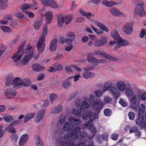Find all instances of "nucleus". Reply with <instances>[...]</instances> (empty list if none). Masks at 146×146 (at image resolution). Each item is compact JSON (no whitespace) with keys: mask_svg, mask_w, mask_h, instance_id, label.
<instances>
[{"mask_svg":"<svg viewBox=\"0 0 146 146\" xmlns=\"http://www.w3.org/2000/svg\"><path fill=\"white\" fill-rule=\"evenodd\" d=\"M68 80L67 79L66 80L64 81L62 83V86L65 88H68L71 85V83L70 82L68 81Z\"/></svg>","mask_w":146,"mask_h":146,"instance_id":"c03bdc74","label":"nucleus"},{"mask_svg":"<svg viewBox=\"0 0 146 146\" xmlns=\"http://www.w3.org/2000/svg\"><path fill=\"white\" fill-rule=\"evenodd\" d=\"M81 128L80 127H76L73 129L70 133L65 134L64 138L65 140H69L76 139H82L87 135V132L84 131H80Z\"/></svg>","mask_w":146,"mask_h":146,"instance_id":"7ed1b4c3","label":"nucleus"},{"mask_svg":"<svg viewBox=\"0 0 146 146\" xmlns=\"http://www.w3.org/2000/svg\"><path fill=\"white\" fill-rule=\"evenodd\" d=\"M30 8L29 4L26 3L22 5L21 7V8L22 10L27 9Z\"/></svg>","mask_w":146,"mask_h":146,"instance_id":"052dcab7","label":"nucleus"},{"mask_svg":"<svg viewBox=\"0 0 146 146\" xmlns=\"http://www.w3.org/2000/svg\"><path fill=\"white\" fill-rule=\"evenodd\" d=\"M110 86L109 87V92L114 99H117L120 96V91L123 92L126 89V85L124 81H118L116 83V86Z\"/></svg>","mask_w":146,"mask_h":146,"instance_id":"20e7f679","label":"nucleus"},{"mask_svg":"<svg viewBox=\"0 0 146 146\" xmlns=\"http://www.w3.org/2000/svg\"><path fill=\"white\" fill-rule=\"evenodd\" d=\"M111 35L114 39L117 41L121 37L117 30H114L112 31L111 33Z\"/></svg>","mask_w":146,"mask_h":146,"instance_id":"2f4dec72","label":"nucleus"},{"mask_svg":"<svg viewBox=\"0 0 146 146\" xmlns=\"http://www.w3.org/2000/svg\"><path fill=\"white\" fill-rule=\"evenodd\" d=\"M64 136L63 137V140L60 141L59 140H58L56 141V144L58 146H73L74 145V143L72 141H66V140H65L64 138ZM73 140V139H70L68 140V141Z\"/></svg>","mask_w":146,"mask_h":146,"instance_id":"aec40b11","label":"nucleus"},{"mask_svg":"<svg viewBox=\"0 0 146 146\" xmlns=\"http://www.w3.org/2000/svg\"><path fill=\"white\" fill-rule=\"evenodd\" d=\"M28 137V135L27 134L22 135L19 139V145L20 146H22L25 145L27 141Z\"/></svg>","mask_w":146,"mask_h":146,"instance_id":"bb28decb","label":"nucleus"},{"mask_svg":"<svg viewBox=\"0 0 146 146\" xmlns=\"http://www.w3.org/2000/svg\"><path fill=\"white\" fill-rule=\"evenodd\" d=\"M0 28L1 30L5 33H11L12 31L11 29L7 26H1Z\"/></svg>","mask_w":146,"mask_h":146,"instance_id":"79ce46f5","label":"nucleus"},{"mask_svg":"<svg viewBox=\"0 0 146 146\" xmlns=\"http://www.w3.org/2000/svg\"><path fill=\"white\" fill-rule=\"evenodd\" d=\"M146 34V29H142L141 30L139 35V36L141 38H143Z\"/></svg>","mask_w":146,"mask_h":146,"instance_id":"4d7b16f0","label":"nucleus"},{"mask_svg":"<svg viewBox=\"0 0 146 146\" xmlns=\"http://www.w3.org/2000/svg\"><path fill=\"white\" fill-rule=\"evenodd\" d=\"M7 0H0V8L3 9L6 6Z\"/></svg>","mask_w":146,"mask_h":146,"instance_id":"09e8293b","label":"nucleus"},{"mask_svg":"<svg viewBox=\"0 0 146 146\" xmlns=\"http://www.w3.org/2000/svg\"><path fill=\"white\" fill-rule=\"evenodd\" d=\"M32 68L33 70L39 72L41 70H44V67L40 66L38 64H34L32 65Z\"/></svg>","mask_w":146,"mask_h":146,"instance_id":"f704fd0d","label":"nucleus"},{"mask_svg":"<svg viewBox=\"0 0 146 146\" xmlns=\"http://www.w3.org/2000/svg\"><path fill=\"white\" fill-rule=\"evenodd\" d=\"M108 137V134L107 133L105 132L102 135V137L104 140L107 141Z\"/></svg>","mask_w":146,"mask_h":146,"instance_id":"69168bd1","label":"nucleus"},{"mask_svg":"<svg viewBox=\"0 0 146 146\" xmlns=\"http://www.w3.org/2000/svg\"><path fill=\"white\" fill-rule=\"evenodd\" d=\"M72 67H74V65H71L70 66H66L65 68V69L66 72L69 73H71L73 72Z\"/></svg>","mask_w":146,"mask_h":146,"instance_id":"5fc2aeb1","label":"nucleus"},{"mask_svg":"<svg viewBox=\"0 0 146 146\" xmlns=\"http://www.w3.org/2000/svg\"><path fill=\"white\" fill-rule=\"evenodd\" d=\"M80 77V75H76L74 76L70 77L67 78V80H69L71 79H74V81L75 82L78 81Z\"/></svg>","mask_w":146,"mask_h":146,"instance_id":"864d4df0","label":"nucleus"},{"mask_svg":"<svg viewBox=\"0 0 146 146\" xmlns=\"http://www.w3.org/2000/svg\"><path fill=\"white\" fill-rule=\"evenodd\" d=\"M42 22V20H41L39 21H36L35 22L34 24V26L36 29H38L40 28Z\"/></svg>","mask_w":146,"mask_h":146,"instance_id":"de8ad7c7","label":"nucleus"},{"mask_svg":"<svg viewBox=\"0 0 146 146\" xmlns=\"http://www.w3.org/2000/svg\"><path fill=\"white\" fill-rule=\"evenodd\" d=\"M95 66L89 67L85 68L84 69V71L83 74V77L85 79H87L89 78H92L95 76L94 73L90 72L89 71L93 69Z\"/></svg>","mask_w":146,"mask_h":146,"instance_id":"ddd939ff","label":"nucleus"},{"mask_svg":"<svg viewBox=\"0 0 146 146\" xmlns=\"http://www.w3.org/2000/svg\"><path fill=\"white\" fill-rule=\"evenodd\" d=\"M87 59L90 62L96 63L95 65H97L100 63H106L107 62L105 60L98 59L89 54L88 56Z\"/></svg>","mask_w":146,"mask_h":146,"instance_id":"dca6fc26","label":"nucleus"},{"mask_svg":"<svg viewBox=\"0 0 146 146\" xmlns=\"http://www.w3.org/2000/svg\"><path fill=\"white\" fill-rule=\"evenodd\" d=\"M48 31V26L47 25H45L43 27L42 33L39 38H44L45 39L46 36L47 35Z\"/></svg>","mask_w":146,"mask_h":146,"instance_id":"c9c22d12","label":"nucleus"},{"mask_svg":"<svg viewBox=\"0 0 146 146\" xmlns=\"http://www.w3.org/2000/svg\"><path fill=\"white\" fill-rule=\"evenodd\" d=\"M43 144L42 139L38 136L36 137V146H43Z\"/></svg>","mask_w":146,"mask_h":146,"instance_id":"a19ab883","label":"nucleus"},{"mask_svg":"<svg viewBox=\"0 0 146 146\" xmlns=\"http://www.w3.org/2000/svg\"><path fill=\"white\" fill-rule=\"evenodd\" d=\"M90 27L93 31L95 32L98 35H102L103 33V32L98 29L97 28L95 27L93 25H91Z\"/></svg>","mask_w":146,"mask_h":146,"instance_id":"a18cd8bd","label":"nucleus"},{"mask_svg":"<svg viewBox=\"0 0 146 146\" xmlns=\"http://www.w3.org/2000/svg\"><path fill=\"white\" fill-rule=\"evenodd\" d=\"M14 76L13 75L11 74L7 76L6 78L5 85L7 86H9L12 84H13V80Z\"/></svg>","mask_w":146,"mask_h":146,"instance_id":"7c9ffc66","label":"nucleus"},{"mask_svg":"<svg viewBox=\"0 0 146 146\" xmlns=\"http://www.w3.org/2000/svg\"><path fill=\"white\" fill-rule=\"evenodd\" d=\"M14 15L19 19H22L24 17V15L22 13L19 11L15 12L14 14Z\"/></svg>","mask_w":146,"mask_h":146,"instance_id":"8fccbe9b","label":"nucleus"},{"mask_svg":"<svg viewBox=\"0 0 146 146\" xmlns=\"http://www.w3.org/2000/svg\"><path fill=\"white\" fill-rule=\"evenodd\" d=\"M145 109V106L143 104H141L139 108L138 118L136 120V123L144 127L146 125V118L143 117V114Z\"/></svg>","mask_w":146,"mask_h":146,"instance_id":"423d86ee","label":"nucleus"},{"mask_svg":"<svg viewBox=\"0 0 146 146\" xmlns=\"http://www.w3.org/2000/svg\"><path fill=\"white\" fill-rule=\"evenodd\" d=\"M71 126V125H70L68 122H66L63 126V130L65 131H69L72 128Z\"/></svg>","mask_w":146,"mask_h":146,"instance_id":"ea45409f","label":"nucleus"},{"mask_svg":"<svg viewBox=\"0 0 146 146\" xmlns=\"http://www.w3.org/2000/svg\"><path fill=\"white\" fill-rule=\"evenodd\" d=\"M35 115V114L33 113H28L27 114L25 117L24 122L25 123L27 122L28 121L32 119Z\"/></svg>","mask_w":146,"mask_h":146,"instance_id":"e433bc0d","label":"nucleus"},{"mask_svg":"<svg viewBox=\"0 0 146 146\" xmlns=\"http://www.w3.org/2000/svg\"><path fill=\"white\" fill-rule=\"evenodd\" d=\"M104 105L100 99H97L96 101L94 102L92 106L93 109L95 111L94 113L92 114L91 111L86 113H84L82 117L84 119L86 120L89 119L95 120L98 118V116L100 110L102 109Z\"/></svg>","mask_w":146,"mask_h":146,"instance_id":"f03ea898","label":"nucleus"},{"mask_svg":"<svg viewBox=\"0 0 146 146\" xmlns=\"http://www.w3.org/2000/svg\"><path fill=\"white\" fill-rule=\"evenodd\" d=\"M73 18L72 15H70L66 16H59L57 19V22L58 26L61 27L63 23H65L66 25H68L70 23Z\"/></svg>","mask_w":146,"mask_h":146,"instance_id":"1a4fd4ad","label":"nucleus"},{"mask_svg":"<svg viewBox=\"0 0 146 146\" xmlns=\"http://www.w3.org/2000/svg\"><path fill=\"white\" fill-rule=\"evenodd\" d=\"M102 4L107 7H110L113 6L115 5L113 1H108L106 0L102 1Z\"/></svg>","mask_w":146,"mask_h":146,"instance_id":"58836bf2","label":"nucleus"},{"mask_svg":"<svg viewBox=\"0 0 146 146\" xmlns=\"http://www.w3.org/2000/svg\"><path fill=\"white\" fill-rule=\"evenodd\" d=\"M16 94V91L15 90L10 89H7L5 90V95L6 97L9 99L15 97Z\"/></svg>","mask_w":146,"mask_h":146,"instance_id":"5701e85b","label":"nucleus"},{"mask_svg":"<svg viewBox=\"0 0 146 146\" xmlns=\"http://www.w3.org/2000/svg\"><path fill=\"white\" fill-rule=\"evenodd\" d=\"M105 115L107 116H110L111 114V111L109 109H106L104 111Z\"/></svg>","mask_w":146,"mask_h":146,"instance_id":"603ef678","label":"nucleus"},{"mask_svg":"<svg viewBox=\"0 0 146 146\" xmlns=\"http://www.w3.org/2000/svg\"><path fill=\"white\" fill-rule=\"evenodd\" d=\"M109 11L111 15L117 17L123 16L124 17L126 16L125 14L120 11L118 9L115 8L110 9H109Z\"/></svg>","mask_w":146,"mask_h":146,"instance_id":"4be33fe9","label":"nucleus"},{"mask_svg":"<svg viewBox=\"0 0 146 146\" xmlns=\"http://www.w3.org/2000/svg\"><path fill=\"white\" fill-rule=\"evenodd\" d=\"M50 100L51 103L56 99L57 98V95L54 94H52L50 96Z\"/></svg>","mask_w":146,"mask_h":146,"instance_id":"3c124183","label":"nucleus"},{"mask_svg":"<svg viewBox=\"0 0 146 146\" xmlns=\"http://www.w3.org/2000/svg\"><path fill=\"white\" fill-rule=\"evenodd\" d=\"M45 113L44 109H42L38 111L36 117L35 121L36 122H39L42 119Z\"/></svg>","mask_w":146,"mask_h":146,"instance_id":"393cba45","label":"nucleus"},{"mask_svg":"<svg viewBox=\"0 0 146 146\" xmlns=\"http://www.w3.org/2000/svg\"><path fill=\"white\" fill-rule=\"evenodd\" d=\"M104 101L103 102V104L108 103L111 101L112 99L109 96H106L104 97Z\"/></svg>","mask_w":146,"mask_h":146,"instance_id":"49530a36","label":"nucleus"},{"mask_svg":"<svg viewBox=\"0 0 146 146\" xmlns=\"http://www.w3.org/2000/svg\"><path fill=\"white\" fill-rule=\"evenodd\" d=\"M23 52L26 54L21 60V63L23 65L27 64L33 56L34 53V48L30 44L28 45L26 50H24Z\"/></svg>","mask_w":146,"mask_h":146,"instance_id":"0eeeda50","label":"nucleus"},{"mask_svg":"<svg viewBox=\"0 0 146 146\" xmlns=\"http://www.w3.org/2000/svg\"><path fill=\"white\" fill-rule=\"evenodd\" d=\"M82 110H77L75 108L73 109L72 110V113L75 115L77 117H80L81 115Z\"/></svg>","mask_w":146,"mask_h":146,"instance_id":"37998d69","label":"nucleus"},{"mask_svg":"<svg viewBox=\"0 0 146 146\" xmlns=\"http://www.w3.org/2000/svg\"><path fill=\"white\" fill-rule=\"evenodd\" d=\"M46 16V23L49 24L51 22L52 19L53 17V13L52 11H49L47 12L45 14Z\"/></svg>","mask_w":146,"mask_h":146,"instance_id":"cd10ccee","label":"nucleus"},{"mask_svg":"<svg viewBox=\"0 0 146 146\" xmlns=\"http://www.w3.org/2000/svg\"><path fill=\"white\" fill-rule=\"evenodd\" d=\"M136 6L133 9V14L140 17H146V12L144 9V2L142 0H135L134 2Z\"/></svg>","mask_w":146,"mask_h":146,"instance_id":"39448f33","label":"nucleus"},{"mask_svg":"<svg viewBox=\"0 0 146 146\" xmlns=\"http://www.w3.org/2000/svg\"><path fill=\"white\" fill-rule=\"evenodd\" d=\"M94 53L97 55H99L102 56V57L107 58L110 60L114 61L115 60V58L109 55L107 53L104 52L100 50H95Z\"/></svg>","mask_w":146,"mask_h":146,"instance_id":"6ab92c4d","label":"nucleus"},{"mask_svg":"<svg viewBox=\"0 0 146 146\" xmlns=\"http://www.w3.org/2000/svg\"><path fill=\"white\" fill-rule=\"evenodd\" d=\"M45 39L44 38H39L37 43V47L39 53H42L44 50L45 44L44 42Z\"/></svg>","mask_w":146,"mask_h":146,"instance_id":"4468645a","label":"nucleus"},{"mask_svg":"<svg viewBox=\"0 0 146 146\" xmlns=\"http://www.w3.org/2000/svg\"><path fill=\"white\" fill-rule=\"evenodd\" d=\"M73 40L71 39L66 38L64 40L63 42H65L67 44H70L71 45L72 44Z\"/></svg>","mask_w":146,"mask_h":146,"instance_id":"13d9d810","label":"nucleus"},{"mask_svg":"<svg viewBox=\"0 0 146 146\" xmlns=\"http://www.w3.org/2000/svg\"><path fill=\"white\" fill-rule=\"evenodd\" d=\"M79 11L80 14L82 16L86 17L88 19H90L91 15V12H86L84 10L81 9H79Z\"/></svg>","mask_w":146,"mask_h":146,"instance_id":"473e14b6","label":"nucleus"},{"mask_svg":"<svg viewBox=\"0 0 146 146\" xmlns=\"http://www.w3.org/2000/svg\"><path fill=\"white\" fill-rule=\"evenodd\" d=\"M25 13L28 15L31 18H34L35 16V14L32 12L29 11H26L25 12Z\"/></svg>","mask_w":146,"mask_h":146,"instance_id":"0e129e2a","label":"nucleus"},{"mask_svg":"<svg viewBox=\"0 0 146 146\" xmlns=\"http://www.w3.org/2000/svg\"><path fill=\"white\" fill-rule=\"evenodd\" d=\"M92 21L102 30L106 32H108L109 31V30L108 27L102 23L96 20H93Z\"/></svg>","mask_w":146,"mask_h":146,"instance_id":"b1692460","label":"nucleus"},{"mask_svg":"<svg viewBox=\"0 0 146 146\" xmlns=\"http://www.w3.org/2000/svg\"><path fill=\"white\" fill-rule=\"evenodd\" d=\"M67 36L71 39L74 40L75 38V35L73 32L69 33L67 34Z\"/></svg>","mask_w":146,"mask_h":146,"instance_id":"e2e57ef3","label":"nucleus"},{"mask_svg":"<svg viewBox=\"0 0 146 146\" xmlns=\"http://www.w3.org/2000/svg\"><path fill=\"white\" fill-rule=\"evenodd\" d=\"M112 85L113 83L111 81H108L105 84L102 90L99 89L96 90L94 91V94L97 97H100L106 91L108 90L109 91V87L110 86H112Z\"/></svg>","mask_w":146,"mask_h":146,"instance_id":"f8f14e48","label":"nucleus"},{"mask_svg":"<svg viewBox=\"0 0 146 146\" xmlns=\"http://www.w3.org/2000/svg\"><path fill=\"white\" fill-rule=\"evenodd\" d=\"M68 120L70 122L77 125L79 124L81 122V121L79 119L75 118L73 116L70 117L68 119Z\"/></svg>","mask_w":146,"mask_h":146,"instance_id":"72a5a7b5","label":"nucleus"},{"mask_svg":"<svg viewBox=\"0 0 146 146\" xmlns=\"http://www.w3.org/2000/svg\"><path fill=\"white\" fill-rule=\"evenodd\" d=\"M125 94L127 96L131 97L130 101L131 103L130 106L133 109L136 110L140 100H146V93L138 89L133 90L127 88L125 90Z\"/></svg>","mask_w":146,"mask_h":146,"instance_id":"f257e3e1","label":"nucleus"},{"mask_svg":"<svg viewBox=\"0 0 146 146\" xmlns=\"http://www.w3.org/2000/svg\"><path fill=\"white\" fill-rule=\"evenodd\" d=\"M128 116L129 119L131 120H134L135 118V114L133 112L130 111L128 114Z\"/></svg>","mask_w":146,"mask_h":146,"instance_id":"bf43d9fd","label":"nucleus"},{"mask_svg":"<svg viewBox=\"0 0 146 146\" xmlns=\"http://www.w3.org/2000/svg\"><path fill=\"white\" fill-rule=\"evenodd\" d=\"M108 40V37L106 36H104L101 39H97L95 40L94 42V45L97 47H101L106 44Z\"/></svg>","mask_w":146,"mask_h":146,"instance_id":"2eb2a0df","label":"nucleus"},{"mask_svg":"<svg viewBox=\"0 0 146 146\" xmlns=\"http://www.w3.org/2000/svg\"><path fill=\"white\" fill-rule=\"evenodd\" d=\"M5 48L4 46L2 44L0 45V57L4 52Z\"/></svg>","mask_w":146,"mask_h":146,"instance_id":"338daca9","label":"nucleus"},{"mask_svg":"<svg viewBox=\"0 0 146 146\" xmlns=\"http://www.w3.org/2000/svg\"><path fill=\"white\" fill-rule=\"evenodd\" d=\"M31 84L29 79H23L19 77L15 78L13 80V85L14 88L18 89L23 86H28Z\"/></svg>","mask_w":146,"mask_h":146,"instance_id":"6e6552de","label":"nucleus"},{"mask_svg":"<svg viewBox=\"0 0 146 146\" xmlns=\"http://www.w3.org/2000/svg\"><path fill=\"white\" fill-rule=\"evenodd\" d=\"M63 68L62 65L60 64H57L55 65L54 67H51L48 69L50 72H54L57 71H61Z\"/></svg>","mask_w":146,"mask_h":146,"instance_id":"a878e982","label":"nucleus"},{"mask_svg":"<svg viewBox=\"0 0 146 146\" xmlns=\"http://www.w3.org/2000/svg\"><path fill=\"white\" fill-rule=\"evenodd\" d=\"M118 136V135L117 134L114 133L111 135V138L112 140H115L117 139Z\"/></svg>","mask_w":146,"mask_h":146,"instance_id":"774afa93","label":"nucleus"},{"mask_svg":"<svg viewBox=\"0 0 146 146\" xmlns=\"http://www.w3.org/2000/svg\"><path fill=\"white\" fill-rule=\"evenodd\" d=\"M57 40L56 39H54L52 40L50 44V49L51 51L55 50L56 48Z\"/></svg>","mask_w":146,"mask_h":146,"instance_id":"c85d7f7f","label":"nucleus"},{"mask_svg":"<svg viewBox=\"0 0 146 146\" xmlns=\"http://www.w3.org/2000/svg\"><path fill=\"white\" fill-rule=\"evenodd\" d=\"M85 21V19L83 17H78L76 20L75 21L77 23H81Z\"/></svg>","mask_w":146,"mask_h":146,"instance_id":"680f3d73","label":"nucleus"},{"mask_svg":"<svg viewBox=\"0 0 146 146\" xmlns=\"http://www.w3.org/2000/svg\"><path fill=\"white\" fill-rule=\"evenodd\" d=\"M41 2L44 5L54 9H59L63 7L62 5H58L54 0H41Z\"/></svg>","mask_w":146,"mask_h":146,"instance_id":"9d476101","label":"nucleus"},{"mask_svg":"<svg viewBox=\"0 0 146 146\" xmlns=\"http://www.w3.org/2000/svg\"><path fill=\"white\" fill-rule=\"evenodd\" d=\"M22 56V53H21L19 51H17L11 56V60L12 62L15 64L17 66L20 65L18 61L20 60Z\"/></svg>","mask_w":146,"mask_h":146,"instance_id":"f3484780","label":"nucleus"},{"mask_svg":"<svg viewBox=\"0 0 146 146\" xmlns=\"http://www.w3.org/2000/svg\"><path fill=\"white\" fill-rule=\"evenodd\" d=\"M89 100V98L88 97H85L83 98V101L80 107V109L81 110H85L90 106V103H88L87 102Z\"/></svg>","mask_w":146,"mask_h":146,"instance_id":"412c9836","label":"nucleus"},{"mask_svg":"<svg viewBox=\"0 0 146 146\" xmlns=\"http://www.w3.org/2000/svg\"><path fill=\"white\" fill-rule=\"evenodd\" d=\"M3 118L4 120L8 123L10 122L14 119L13 116L11 115L4 116H3Z\"/></svg>","mask_w":146,"mask_h":146,"instance_id":"4c0bfd02","label":"nucleus"},{"mask_svg":"<svg viewBox=\"0 0 146 146\" xmlns=\"http://www.w3.org/2000/svg\"><path fill=\"white\" fill-rule=\"evenodd\" d=\"M90 119V120L86 123L83 125L82 129H85L86 128H88L90 129L92 134L94 135H95L97 132V130L93 125L94 121V120L91 119Z\"/></svg>","mask_w":146,"mask_h":146,"instance_id":"9b49d317","label":"nucleus"},{"mask_svg":"<svg viewBox=\"0 0 146 146\" xmlns=\"http://www.w3.org/2000/svg\"><path fill=\"white\" fill-rule=\"evenodd\" d=\"M129 43V42L127 40L123 39L121 37L117 41V44L121 46H127Z\"/></svg>","mask_w":146,"mask_h":146,"instance_id":"c756f323","label":"nucleus"},{"mask_svg":"<svg viewBox=\"0 0 146 146\" xmlns=\"http://www.w3.org/2000/svg\"><path fill=\"white\" fill-rule=\"evenodd\" d=\"M132 24L131 23L127 22L123 26L122 30L125 34L130 35L132 32Z\"/></svg>","mask_w":146,"mask_h":146,"instance_id":"a211bd4d","label":"nucleus"},{"mask_svg":"<svg viewBox=\"0 0 146 146\" xmlns=\"http://www.w3.org/2000/svg\"><path fill=\"white\" fill-rule=\"evenodd\" d=\"M119 104L125 107L127 104V102L126 101L120 99L119 101Z\"/></svg>","mask_w":146,"mask_h":146,"instance_id":"6e6d98bb","label":"nucleus"}]
</instances>
